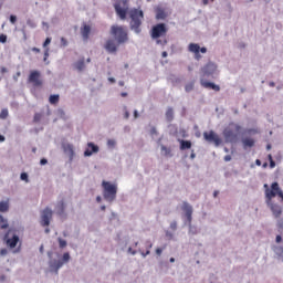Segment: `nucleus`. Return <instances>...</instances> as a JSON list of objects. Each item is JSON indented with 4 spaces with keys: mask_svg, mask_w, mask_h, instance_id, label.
I'll list each match as a JSON object with an SVG mask.
<instances>
[{
    "mask_svg": "<svg viewBox=\"0 0 283 283\" xmlns=\"http://www.w3.org/2000/svg\"><path fill=\"white\" fill-rule=\"evenodd\" d=\"M40 165H42V166L48 165V158L40 159Z\"/></svg>",
    "mask_w": 283,
    "mask_h": 283,
    "instance_id": "864d4df0",
    "label": "nucleus"
},
{
    "mask_svg": "<svg viewBox=\"0 0 283 283\" xmlns=\"http://www.w3.org/2000/svg\"><path fill=\"white\" fill-rule=\"evenodd\" d=\"M154 10H155V13H156L155 19L157 21H165V19H167V17H169V14H167V11H165L163 9V7H160V6L155 7Z\"/></svg>",
    "mask_w": 283,
    "mask_h": 283,
    "instance_id": "aec40b11",
    "label": "nucleus"
},
{
    "mask_svg": "<svg viewBox=\"0 0 283 283\" xmlns=\"http://www.w3.org/2000/svg\"><path fill=\"white\" fill-rule=\"evenodd\" d=\"M241 143L243 145V149H251L252 147H255V139L251 137H245L241 139Z\"/></svg>",
    "mask_w": 283,
    "mask_h": 283,
    "instance_id": "4be33fe9",
    "label": "nucleus"
},
{
    "mask_svg": "<svg viewBox=\"0 0 283 283\" xmlns=\"http://www.w3.org/2000/svg\"><path fill=\"white\" fill-rule=\"evenodd\" d=\"M168 132H169L170 136H178V125L169 124L168 125Z\"/></svg>",
    "mask_w": 283,
    "mask_h": 283,
    "instance_id": "bb28decb",
    "label": "nucleus"
},
{
    "mask_svg": "<svg viewBox=\"0 0 283 283\" xmlns=\"http://www.w3.org/2000/svg\"><path fill=\"white\" fill-rule=\"evenodd\" d=\"M102 187L104 189V200H106V202H114V200H116V193H118V186L109 181H103Z\"/></svg>",
    "mask_w": 283,
    "mask_h": 283,
    "instance_id": "39448f33",
    "label": "nucleus"
},
{
    "mask_svg": "<svg viewBox=\"0 0 283 283\" xmlns=\"http://www.w3.org/2000/svg\"><path fill=\"white\" fill-rule=\"evenodd\" d=\"M218 74V64L214 62H208L201 67V78H216Z\"/></svg>",
    "mask_w": 283,
    "mask_h": 283,
    "instance_id": "1a4fd4ad",
    "label": "nucleus"
},
{
    "mask_svg": "<svg viewBox=\"0 0 283 283\" xmlns=\"http://www.w3.org/2000/svg\"><path fill=\"white\" fill-rule=\"evenodd\" d=\"M61 45H63V48H67V39L61 38Z\"/></svg>",
    "mask_w": 283,
    "mask_h": 283,
    "instance_id": "3c124183",
    "label": "nucleus"
},
{
    "mask_svg": "<svg viewBox=\"0 0 283 283\" xmlns=\"http://www.w3.org/2000/svg\"><path fill=\"white\" fill-rule=\"evenodd\" d=\"M62 149L64 154L69 156V161L72 163V160H74V156H76V153L74 151V145L70 143H62Z\"/></svg>",
    "mask_w": 283,
    "mask_h": 283,
    "instance_id": "f8f14e48",
    "label": "nucleus"
},
{
    "mask_svg": "<svg viewBox=\"0 0 283 283\" xmlns=\"http://www.w3.org/2000/svg\"><path fill=\"white\" fill-rule=\"evenodd\" d=\"M223 160H224L226 163H231V155H226L224 158H223Z\"/></svg>",
    "mask_w": 283,
    "mask_h": 283,
    "instance_id": "13d9d810",
    "label": "nucleus"
},
{
    "mask_svg": "<svg viewBox=\"0 0 283 283\" xmlns=\"http://www.w3.org/2000/svg\"><path fill=\"white\" fill-rule=\"evenodd\" d=\"M178 143H179L180 151H187V149H191V147H192L191 140L178 139Z\"/></svg>",
    "mask_w": 283,
    "mask_h": 283,
    "instance_id": "5701e85b",
    "label": "nucleus"
},
{
    "mask_svg": "<svg viewBox=\"0 0 283 283\" xmlns=\"http://www.w3.org/2000/svg\"><path fill=\"white\" fill-rule=\"evenodd\" d=\"M193 87H195V83L193 82H190L188 84L185 85V92L187 94H189L190 92H193Z\"/></svg>",
    "mask_w": 283,
    "mask_h": 283,
    "instance_id": "f704fd0d",
    "label": "nucleus"
},
{
    "mask_svg": "<svg viewBox=\"0 0 283 283\" xmlns=\"http://www.w3.org/2000/svg\"><path fill=\"white\" fill-rule=\"evenodd\" d=\"M10 211V203L8 201H0V213H7Z\"/></svg>",
    "mask_w": 283,
    "mask_h": 283,
    "instance_id": "c85d7f7f",
    "label": "nucleus"
},
{
    "mask_svg": "<svg viewBox=\"0 0 283 283\" xmlns=\"http://www.w3.org/2000/svg\"><path fill=\"white\" fill-rule=\"evenodd\" d=\"M203 139L209 145H214V147H220L222 145V138H220L213 130L203 132Z\"/></svg>",
    "mask_w": 283,
    "mask_h": 283,
    "instance_id": "9d476101",
    "label": "nucleus"
},
{
    "mask_svg": "<svg viewBox=\"0 0 283 283\" xmlns=\"http://www.w3.org/2000/svg\"><path fill=\"white\" fill-rule=\"evenodd\" d=\"M188 227H189V230H188L189 235H198V233H200V230H198L197 226H193L190 223V226Z\"/></svg>",
    "mask_w": 283,
    "mask_h": 283,
    "instance_id": "c756f323",
    "label": "nucleus"
},
{
    "mask_svg": "<svg viewBox=\"0 0 283 283\" xmlns=\"http://www.w3.org/2000/svg\"><path fill=\"white\" fill-rule=\"evenodd\" d=\"M116 40H107L105 43V50L106 52H108V54H116V52H118V46L116 45Z\"/></svg>",
    "mask_w": 283,
    "mask_h": 283,
    "instance_id": "a211bd4d",
    "label": "nucleus"
},
{
    "mask_svg": "<svg viewBox=\"0 0 283 283\" xmlns=\"http://www.w3.org/2000/svg\"><path fill=\"white\" fill-rule=\"evenodd\" d=\"M90 32H92V27H90V24L84 23L81 28V34L83 39H90Z\"/></svg>",
    "mask_w": 283,
    "mask_h": 283,
    "instance_id": "b1692460",
    "label": "nucleus"
},
{
    "mask_svg": "<svg viewBox=\"0 0 283 283\" xmlns=\"http://www.w3.org/2000/svg\"><path fill=\"white\" fill-rule=\"evenodd\" d=\"M270 169H275V160L271 159Z\"/></svg>",
    "mask_w": 283,
    "mask_h": 283,
    "instance_id": "e2e57ef3",
    "label": "nucleus"
},
{
    "mask_svg": "<svg viewBox=\"0 0 283 283\" xmlns=\"http://www.w3.org/2000/svg\"><path fill=\"white\" fill-rule=\"evenodd\" d=\"M52 208L46 207L41 211L40 216V224L41 227H49L50 222H52V216H53Z\"/></svg>",
    "mask_w": 283,
    "mask_h": 283,
    "instance_id": "9b49d317",
    "label": "nucleus"
},
{
    "mask_svg": "<svg viewBox=\"0 0 283 283\" xmlns=\"http://www.w3.org/2000/svg\"><path fill=\"white\" fill-rule=\"evenodd\" d=\"M130 17V30L134 31L135 34H140V25H143V20L145 19V12L143 10L134 9L129 13Z\"/></svg>",
    "mask_w": 283,
    "mask_h": 283,
    "instance_id": "20e7f679",
    "label": "nucleus"
},
{
    "mask_svg": "<svg viewBox=\"0 0 283 283\" xmlns=\"http://www.w3.org/2000/svg\"><path fill=\"white\" fill-rule=\"evenodd\" d=\"M0 255H8V249H1Z\"/></svg>",
    "mask_w": 283,
    "mask_h": 283,
    "instance_id": "680f3d73",
    "label": "nucleus"
},
{
    "mask_svg": "<svg viewBox=\"0 0 283 283\" xmlns=\"http://www.w3.org/2000/svg\"><path fill=\"white\" fill-rule=\"evenodd\" d=\"M60 98H61V96L59 94L50 95L49 103L51 105H56V103H59Z\"/></svg>",
    "mask_w": 283,
    "mask_h": 283,
    "instance_id": "2f4dec72",
    "label": "nucleus"
},
{
    "mask_svg": "<svg viewBox=\"0 0 283 283\" xmlns=\"http://www.w3.org/2000/svg\"><path fill=\"white\" fill-rule=\"evenodd\" d=\"M41 118H43V115L41 113H35L34 117H33V120L35 123H41Z\"/></svg>",
    "mask_w": 283,
    "mask_h": 283,
    "instance_id": "79ce46f5",
    "label": "nucleus"
},
{
    "mask_svg": "<svg viewBox=\"0 0 283 283\" xmlns=\"http://www.w3.org/2000/svg\"><path fill=\"white\" fill-rule=\"evenodd\" d=\"M161 147V151H164V156L168 157V158H171L174 155L171 154V148H168L167 146L165 145H160Z\"/></svg>",
    "mask_w": 283,
    "mask_h": 283,
    "instance_id": "7c9ffc66",
    "label": "nucleus"
},
{
    "mask_svg": "<svg viewBox=\"0 0 283 283\" xmlns=\"http://www.w3.org/2000/svg\"><path fill=\"white\" fill-rule=\"evenodd\" d=\"M157 45H161V48H165L169 41L167 39L160 40V38L155 39Z\"/></svg>",
    "mask_w": 283,
    "mask_h": 283,
    "instance_id": "e433bc0d",
    "label": "nucleus"
},
{
    "mask_svg": "<svg viewBox=\"0 0 283 283\" xmlns=\"http://www.w3.org/2000/svg\"><path fill=\"white\" fill-rule=\"evenodd\" d=\"M188 50H189V52H192V54H198V52H200V44H198V43H190L188 45Z\"/></svg>",
    "mask_w": 283,
    "mask_h": 283,
    "instance_id": "cd10ccee",
    "label": "nucleus"
},
{
    "mask_svg": "<svg viewBox=\"0 0 283 283\" xmlns=\"http://www.w3.org/2000/svg\"><path fill=\"white\" fill-rule=\"evenodd\" d=\"M0 73H1V74H8V67L1 66Z\"/></svg>",
    "mask_w": 283,
    "mask_h": 283,
    "instance_id": "603ef678",
    "label": "nucleus"
},
{
    "mask_svg": "<svg viewBox=\"0 0 283 283\" xmlns=\"http://www.w3.org/2000/svg\"><path fill=\"white\" fill-rule=\"evenodd\" d=\"M174 118H175L174 107L169 106L166 111V120H167V123H171V122H174Z\"/></svg>",
    "mask_w": 283,
    "mask_h": 283,
    "instance_id": "a878e982",
    "label": "nucleus"
},
{
    "mask_svg": "<svg viewBox=\"0 0 283 283\" xmlns=\"http://www.w3.org/2000/svg\"><path fill=\"white\" fill-rule=\"evenodd\" d=\"M201 52V54H207V48L203 46V48H200L199 46V53Z\"/></svg>",
    "mask_w": 283,
    "mask_h": 283,
    "instance_id": "4d7b16f0",
    "label": "nucleus"
},
{
    "mask_svg": "<svg viewBox=\"0 0 283 283\" xmlns=\"http://www.w3.org/2000/svg\"><path fill=\"white\" fill-rule=\"evenodd\" d=\"M65 209H67V205H65V200H60L55 206L56 214L60 218H67V213H65Z\"/></svg>",
    "mask_w": 283,
    "mask_h": 283,
    "instance_id": "2eb2a0df",
    "label": "nucleus"
},
{
    "mask_svg": "<svg viewBox=\"0 0 283 283\" xmlns=\"http://www.w3.org/2000/svg\"><path fill=\"white\" fill-rule=\"evenodd\" d=\"M150 136H158V129H156V126H153L149 132Z\"/></svg>",
    "mask_w": 283,
    "mask_h": 283,
    "instance_id": "37998d69",
    "label": "nucleus"
},
{
    "mask_svg": "<svg viewBox=\"0 0 283 283\" xmlns=\"http://www.w3.org/2000/svg\"><path fill=\"white\" fill-rule=\"evenodd\" d=\"M101 148L98 145L94 144V142L87 143V148L84 150L85 158H90V156H94V154H98Z\"/></svg>",
    "mask_w": 283,
    "mask_h": 283,
    "instance_id": "4468645a",
    "label": "nucleus"
},
{
    "mask_svg": "<svg viewBox=\"0 0 283 283\" xmlns=\"http://www.w3.org/2000/svg\"><path fill=\"white\" fill-rule=\"evenodd\" d=\"M52 43V38H46L45 41L43 42V48H48Z\"/></svg>",
    "mask_w": 283,
    "mask_h": 283,
    "instance_id": "09e8293b",
    "label": "nucleus"
},
{
    "mask_svg": "<svg viewBox=\"0 0 283 283\" xmlns=\"http://www.w3.org/2000/svg\"><path fill=\"white\" fill-rule=\"evenodd\" d=\"M156 253L157 255H163V248H157Z\"/></svg>",
    "mask_w": 283,
    "mask_h": 283,
    "instance_id": "338daca9",
    "label": "nucleus"
},
{
    "mask_svg": "<svg viewBox=\"0 0 283 283\" xmlns=\"http://www.w3.org/2000/svg\"><path fill=\"white\" fill-rule=\"evenodd\" d=\"M0 43H8V35L0 34Z\"/></svg>",
    "mask_w": 283,
    "mask_h": 283,
    "instance_id": "c03bdc74",
    "label": "nucleus"
},
{
    "mask_svg": "<svg viewBox=\"0 0 283 283\" xmlns=\"http://www.w3.org/2000/svg\"><path fill=\"white\" fill-rule=\"evenodd\" d=\"M170 81H171V83H174V85H179V83H182V80L176 75H172L170 77Z\"/></svg>",
    "mask_w": 283,
    "mask_h": 283,
    "instance_id": "58836bf2",
    "label": "nucleus"
},
{
    "mask_svg": "<svg viewBox=\"0 0 283 283\" xmlns=\"http://www.w3.org/2000/svg\"><path fill=\"white\" fill-rule=\"evenodd\" d=\"M240 129L242 126L231 122L222 132L224 143L235 145L240 138Z\"/></svg>",
    "mask_w": 283,
    "mask_h": 283,
    "instance_id": "f257e3e1",
    "label": "nucleus"
},
{
    "mask_svg": "<svg viewBox=\"0 0 283 283\" xmlns=\"http://www.w3.org/2000/svg\"><path fill=\"white\" fill-rule=\"evenodd\" d=\"M149 253H151V251H149V250H147L146 252H142V256L147 258V255H149Z\"/></svg>",
    "mask_w": 283,
    "mask_h": 283,
    "instance_id": "774afa93",
    "label": "nucleus"
},
{
    "mask_svg": "<svg viewBox=\"0 0 283 283\" xmlns=\"http://www.w3.org/2000/svg\"><path fill=\"white\" fill-rule=\"evenodd\" d=\"M0 222L2 224H0V229L4 230L8 229L10 227V223H8V219L3 218L2 214H0Z\"/></svg>",
    "mask_w": 283,
    "mask_h": 283,
    "instance_id": "473e14b6",
    "label": "nucleus"
},
{
    "mask_svg": "<svg viewBox=\"0 0 283 283\" xmlns=\"http://www.w3.org/2000/svg\"><path fill=\"white\" fill-rule=\"evenodd\" d=\"M39 78H41V72L32 71L29 75V83H33L34 87H41L43 82Z\"/></svg>",
    "mask_w": 283,
    "mask_h": 283,
    "instance_id": "ddd939ff",
    "label": "nucleus"
},
{
    "mask_svg": "<svg viewBox=\"0 0 283 283\" xmlns=\"http://www.w3.org/2000/svg\"><path fill=\"white\" fill-rule=\"evenodd\" d=\"M192 220H193V216L186 217V220L184 221V224H185L186 227H191Z\"/></svg>",
    "mask_w": 283,
    "mask_h": 283,
    "instance_id": "a19ab883",
    "label": "nucleus"
},
{
    "mask_svg": "<svg viewBox=\"0 0 283 283\" xmlns=\"http://www.w3.org/2000/svg\"><path fill=\"white\" fill-rule=\"evenodd\" d=\"M19 76H21V72H17V74L13 75V81H15V83L19 81Z\"/></svg>",
    "mask_w": 283,
    "mask_h": 283,
    "instance_id": "052dcab7",
    "label": "nucleus"
},
{
    "mask_svg": "<svg viewBox=\"0 0 283 283\" xmlns=\"http://www.w3.org/2000/svg\"><path fill=\"white\" fill-rule=\"evenodd\" d=\"M114 8L117 17H119L122 21H125V19H127V9L120 6V1L115 2Z\"/></svg>",
    "mask_w": 283,
    "mask_h": 283,
    "instance_id": "f3484780",
    "label": "nucleus"
},
{
    "mask_svg": "<svg viewBox=\"0 0 283 283\" xmlns=\"http://www.w3.org/2000/svg\"><path fill=\"white\" fill-rule=\"evenodd\" d=\"M275 242H276V244H280V242H282V235L281 234L276 235Z\"/></svg>",
    "mask_w": 283,
    "mask_h": 283,
    "instance_id": "5fc2aeb1",
    "label": "nucleus"
},
{
    "mask_svg": "<svg viewBox=\"0 0 283 283\" xmlns=\"http://www.w3.org/2000/svg\"><path fill=\"white\" fill-rule=\"evenodd\" d=\"M275 196H279V198H281V202H283V191L280 188V184L277 181H274L271 185V189L270 188L265 189V202L266 203L273 202V198H275Z\"/></svg>",
    "mask_w": 283,
    "mask_h": 283,
    "instance_id": "423d86ee",
    "label": "nucleus"
},
{
    "mask_svg": "<svg viewBox=\"0 0 283 283\" xmlns=\"http://www.w3.org/2000/svg\"><path fill=\"white\" fill-rule=\"evenodd\" d=\"M181 211L185 212V218H189L190 216H193V206L187 201H184Z\"/></svg>",
    "mask_w": 283,
    "mask_h": 283,
    "instance_id": "412c9836",
    "label": "nucleus"
},
{
    "mask_svg": "<svg viewBox=\"0 0 283 283\" xmlns=\"http://www.w3.org/2000/svg\"><path fill=\"white\" fill-rule=\"evenodd\" d=\"M170 229H171L172 231H176V230L178 229V222H177V221H172V222L170 223Z\"/></svg>",
    "mask_w": 283,
    "mask_h": 283,
    "instance_id": "49530a36",
    "label": "nucleus"
},
{
    "mask_svg": "<svg viewBox=\"0 0 283 283\" xmlns=\"http://www.w3.org/2000/svg\"><path fill=\"white\" fill-rule=\"evenodd\" d=\"M3 240L9 249H17V245L19 244V234H17V229L10 228L4 233Z\"/></svg>",
    "mask_w": 283,
    "mask_h": 283,
    "instance_id": "6e6552de",
    "label": "nucleus"
},
{
    "mask_svg": "<svg viewBox=\"0 0 283 283\" xmlns=\"http://www.w3.org/2000/svg\"><path fill=\"white\" fill-rule=\"evenodd\" d=\"M20 180H23L24 182H30V176L28 172H21Z\"/></svg>",
    "mask_w": 283,
    "mask_h": 283,
    "instance_id": "ea45409f",
    "label": "nucleus"
},
{
    "mask_svg": "<svg viewBox=\"0 0 283 283\" xmlns=\"http://www.w3.org/2000/svg\"><path fill=\"white\" fill-rule=\"evenodd\" d=\"M73 67L77 70V72H83L85 70V59H80L73 64Z\"/></svg>",
    "mask_w": 283,
    "mask_h": 283,
    "instance_id": "393cba45",
    "label": "nucleus"
},
{
    "mask_svg": "<svg viewBox=\"0 0 283 283\" xmlns=\"http://www.w3.org/2000/svg\"><path fill=\"white\" fill-rule=\"evenodd\" d=\"M196 61H200L202 59V55H200V52L195 53Z\"/></svg>",
    "mask_w": 283,
    "mask_h": 283,
    "instance_id": "bf43d9fd",
    "label": "nucleus"
},
{
    "mask_svg": "<svg viewBox=\"0 0 283 283\" xmlns=\"http://www.w3.org/2000/svg\"><path fill=\"white\" fill-rule=\"evenodd\" d=\"M165 234H166V238H168V240H171L174 238V234L169 230H166Z\"/></svg>",
    "mask_w": 283,
    "mask_h": 283,
    "instance_id": "8fccbe9b",
    "label": "nucleus"
},
{
    "mask_svg": "<svg viewBox=\"0 0 283 283\" xmlns=\"http://www.w3.org/2000/svg\"><path fill=\"white\" fill-rule=\"evenodd\" d=\"M149 32H150V39L156 40L163 36H167V32H169V28L167 27V23L159 22L153 25Z\"/></svg>",
    "mask_w": 283,
    "mask_h": 283,
    "instance_id": "0eeeda50",
    "label": "nucleus"
},
{
    "mask_svg": "<svg viewBox=\"0 0 283 283\" xmlns=\"http://www.w3.org/2000/svg\"><path fill=\"white\" fill-rule=\"evenodd\" d=\"M57 114H60V116H65V111H63V108H59Z\"/></svg>",
    "mask_w": 283,
    "mask_h": 283,
    "instance_id": "0e129e2a",
    "label": "nucleus"
},
{
    "mask_svg": "<svg viewBox=\"0 0 283 283\" xmlns=\"http://www.w3.org/2000/svg\"><path fill=\"white\" fill-rule=\"evenodd\" d=\"M9 21H10V23H12V25H14V23H17V15L11 14V15L9 17Z\"/></svg>",
    "mask_w": 283,
    "mask_h": 283,
    "instance_id": "a18cd8bd",
    "label": "nucleus"
},
{
    "mask_svg": "<svg viewBox=\"0 0 283 283\" xmlns=\"http://www.w3.org/2000/svg\"><path fill=\"white\" fill-rule=\"evenodd\" d=\"M27 25H29V28H36V23H34V21L32 20H27Z\"/></svg>",
    "mask_w": 283,
    "mask_h": 283,
    "instance_id": "de8ad7c7",
    "label": "nucleus"
},
{
    "mask_svg": "<svg viewBox=\"0 0 283 283\" xmlns=\"http://www.w3.org/2000/svg\"><path fill=\"white\" fill-rule=\"evenodd\" d=\"M8 116H9L8 108H2V111L0 113V120H6V118H8Z\"/></svg>",
    "mask_w": 283,
    "mask_h": 283,
    "instance_id": "c9c22d12",
    "label": "nucleus"
},
{
    "mask_svg": "<svg viewBox=\"0 0 283 283\" xmlns=\"http://www.w3.org/2000/svg\"><path fill=\"white\" fill-rule=\"evenodd\" d=\"M200 85L201 87H205V90H213V92H220V85L213 82H209L203 77H200Z\"/></svg>",
    "mask_w": 283,
    "mask_h": 283,
    "instance_id": "dca6fc26",
    "label": "nucleus"
},
{
    "mask_svg": "<svg viewBox=\"0 0 283 283\" xmlns=\"http://www.w3.org/2000/svg\"><path fill=\"white\" fill-rule=\"evenodd\" d=\"M57 242H59L60 249H65V247H67V241H65V240L62 239L61 237L57 238Z\"/></svg>",
    "mask_w": 283,
    "mask_h": 283,
    "instance_id": "4c0bfd02",
    "label": "nucleus"
},
{
    "mask_svg": "<svg viewBox=\"0 0 283 283\" xmlns=\"http://www.w3.org/2000/svg\"><path fill=\"white\" fill-rule=\"evenodd\" d=\"M128 253H130V255H136L138 252L132 248H128Z\"/></svg>",
    "mask_w": 283,
    "mask_h": 283,
    "instance_id": "6e6d98bb",
    "label": "nucleus"
},
{
    "mask_svg": "<svg viewBox=\"0 0 283 283\" xmlns=\"http://www.w3.org/2000/svg\"><path fill=\"white\" fill-rule=\"evenodd\" d=\"M124 132H125V134H129V132H132V127L125 126Z\"/></svg>",
    "mask_w": 283,
    "mask_h": 283,
    "instance_id": "69168bd1",
    "label": "nucleus"
},
{
    "mask_svg": "<svg viewBox=\"0 0 283 283\" xmlns=\"http://www.w3.org/2000/svg\"><path fill=\"white\" fill-rule=\"evenodd\" d=\"M111 35L113 36L114 41H116L117 45H123L129 41V35L125 27L113 24L111 27Z\"/></svg>",
    "mask_w": 283,
    "mask_h": 283,
    "instance_id": "7ed1b4c3",
    "label": "nucleus"
},
{
    "mask_svg": "<svg viewBox=\"0 0 283 283\" xmlns=\"http://www.w3.org/2000/svg\"><path fill=\"white\" fill-rule=\"evenodd\" d=\"M57 259H51L48 261L49 264V271L50 273H54L55 275H59V270L63 269V264H67V262H70V260L72 259V256L70 255V252H65L62 255L61 259V254L56 253Z\"/></svg>",
    "mask_w": 283,
    "mask_h": 283,
    "instance_id": "f03ea898",
    "label": "nucleus"
},
{
    "mask_svg": "<svg viewBox=\"0 0 283 283\" xmlns=\"http://www.w3.org/2000/svg\"><path fill=\"white\" fill-rule=\"evenodd\" d=\"M106 145L108 149H116L117 142L116 139H107Z\"/></svg>",
    "mask_w": 283,
    "mask_h": 283,
    "instance_id": "72a5a7b5",
    "label": "nucleus"
},
{
    "mask_svg": "<svg viewBox=\"0 0 283 283\" xmlns=\"http://www.w3.org/2000/svg\"><path fill=\"white\" fill-rule=\"evenodd\" d=\"M266 205L269 209L272 211L274 218H280L282 216V206L274 203L273 201Z\"/></svg>",
    "mask_w": 283,
    "mask_h": 283,
    "instance_id": "6ab92c4d",
    "label": "nucleus"
}]
</instances>
